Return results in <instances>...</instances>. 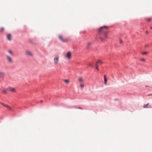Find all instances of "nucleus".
Masks as SVG:
<instances>
[{
  "label": "nucleus",
  "instance_id": "17",
  "mask_svg": "<svg viewBox=\"0 0 152 152\" xmlns=\"http://www.w3.org/2000/svg\"><path fill=\"white\" fill-rule=\"evenodd\" d=\"M80 86L81 88H83L84 86V85L83 84V83H81L80 84Z\"/></svg>",
  "mask_w": 152,
  "mask_h": 152
},
{
  "label": "nucleus",
  "instance_id": "25",
  "mask_svg": "<svg viewBox=\"0 0 152 152\" xmlns=\"http://www.w3.org/2000/svg\"><path fill=\"white\" fill-rule=\"evenodd\" d=\"M120 43L122 44L123 42V41H122V40L120 39Z\"/></svg>",
  "mask_w": 152,
  "mask_h": 152
},
{
  "label": "nucleus",
  "instance_id": "15",
  "mask_svg": "<svg viewBox=\"0 0 152 152\" xmlns=\"http://www.w3.org/2000/svg\"><path fill=\"white\" fill-rule=\"evenodd\" d=\"M149 53L147 51L143 52L142 53V55H146L148 54Z\"/></svg>",
  "mask_w": 152,
  "mask_h": 152
},
{
  "label": "nucleus",
  "instance_id": "3",
  "mask_svg": "<svg viewBox=\"0 0 152 152\" xmlns=\"http://www.w3.org/2000/svg\"><path fill=\"white\" fill-rule=\"evenodd\" d=\"M6 59L7 62L9 64H12L13 62L12 58L10 56L7 55L6 56Z\"/></svg>",
  "mask_w": 152,
  "mask_h": 152
},
{
  "label": "nucleus",
  "instance_id": "7",
  "mask_svg": "<svg viewBox=\"0 0 152 152\" xmlns=\"http://www.w3.org/2000/svg\"><path fill=\"white\" fill-rule=\"evenodd\" d=\"M78 82L80 83H84V79L82 77H78Z\"/></svg>",
  "mask_w": 152,
  "mask_h": 152
},
{
  "label": "nucleus",
  "instance_id": "29",
  "mask_svg": "<svg viewBox=\"0 0 152 152\" xmlns=\"http://www.w3.org/2000/svg\"><path fill=\"white\" fill-rule=\"evenodd\" d=\"M148 45H146L145 46V47H148Z\"/></svg>",
  "mask_w": 152,
  "mask_h": 152
},
{
  "label": "nucleus",
  "instance_id": "13",
  "mask_svg": "<svg viewBox=\"0 0 152 152\" xmlns=\"http://www.w3.org/2000/svg\"><path fill=\"white\" fill-rule=\"evenodd\" d=\"M104 83L105 85H106L107 82V79L106 77V75L104 76Z\"/></svg>",
  "mask_w": 152,
  "mask_h": 152
},
{
  "label": "nucleus",
  "instance_id": "11",
  "mask_svg": "<svg viewBox=\"0 0 152 152\" xmlns=\"http://www.w3.org/2000/svg\"><path fill=\"white\" fill-rule=\"evenodd\" d=\"M5 76V74L4 72L0 71V78H3Z\"/></svg>",
  "mask_w": 152,
  "mask_h": 152
},
{
  "label": "nucleus",
  "instance_id": "20",
  "mask_svg": "<svg viewBox=\"0 0 152 152\" xmlns=\"http://www.w3.org/2000/svg\"><path fill=\"white\" fill-rule=\"evenodd\" d=\"M146 20L147 21L149 22L151 20V18H149L146 19Z\"/></svg>",
  "mask_w": 152,
  "mask_h": 152
},
{
  "label": "nucleus",
  "instance_id": "28",
  "mask_svg": "<svg viewBox=\"0 0 152 152\" xmlns=\"http://www.w3.org/2000/svg\"><path fill=\"white\" fill-rule=\"evenodd\" d=\"M146 34H148V31H146Z\"/></svg>",
  "mask_w": 152,
  "mask_h": 152
},
{
  "label": "nucleus",
  "instance_id": "16",
  "mask_svg": "<svg viewBox=\"0 0 152 152\" xmlns=\"http://www.w3.org/2000/svg\"><path fill=\"white\" fill-rule=\"evenodd\" d=\"M140 61L143 62H145L146 61V59L144 58H142L140 59Z\"/></svg>",
  "mask_w": 152,
  "mask_h": 152
},
{
  "label": "nucleus",
  "instance_id": "19",
  "mask_svg": "<svg viewBox=\"0 0 152 152\" xmlns=\"http://www.w3.org/2000/svg\"><path fill=\"white\" fill-rule=\"evenodd\" d=\"M95 66L96 67V69L98 70H99V66L98 65H97V64H95Z\"/></svg>",
  "mask_w": 152,
  "mask_h": 152
},
{
  "label": "nucleus",
  "instance_id": "10",
  "mask_svg": "<svg viewBox=\"0 0 152 152\" xmlns=\"http://www.w3.org/2000/svg\"><path fill=\"white\" fill-rule=\"evenodd\" d=\"M1 104L3 106L8 108L10 110H12V109L8 105L5 104H4L3 103H1Z\"/></svg>",
  "mask_w": 152,
  "mask_h": 152
},
{
  "label": "nucleus",
  "instance_id": "9",
  "mask_svg": "<svg viewBox=\"0 0 152 152\" xmlns=\"http://www.w3.org/2000/svg\"><path fill=\"white\" fill-rule=\"evenodd\" d=\"M7 39L9 41H11L12 39V36L11 35L9 34L7 36Z\"/></svg>",
  "mask_w": 152,
  "mask_h": 152
},
{
  "label": "nucleus",
  "instance_id": "1",
  "mask_svg": "<svg viewBox=\"0 0 152 152\" xmlns=\"http://www.w3.org/2000/svg\"><path fill=\"white\" fill-rule=\"evenodd\" d=\"M108 27L104 26L100 27L98 30V32L100 35V39L102 41L107 40L108 38Z\"/></svg>",
  "mask_w": 152,
  "mask_h": 152
},
{
  "label": "nucleus",
  "instance_id": "27",
  "mask_svg": "<svg viewBox=\"0 0 152 152\" xmlns=\"http://www.w3.org/2000/svg\"><path fill=\"white\" fill-rule=\"evenodd\" d=\"M152 96V94H148L147 95V96Z\"/></svg>",
  "mask_w": 152,
  "mask_h": 152
},
{
  "label": "nucleus",
  "instance_id": "21",
  "mask_svg": "<svg viewBox=\"0 0 152 152\" xmlns=\"http://www.w3.org/2000/svg\"><path fill=\"white\" fill-rule=\"evenodd\" d=\"M148 104H149V103H148L147 104H145V105L144 106H143V107L144 108H147L148 107Z\"/></svg>",
  "mask_w": 152,
  "mask_h": 152
},
{
  "label": "nucleus",
  "instance_id": "32",
  "mask_svg": "<svg viewBox=\"0 0 152 152\" xmlns=\"http://www.w3.org/2000/svg\"><path fill=\"white\" fill-rule=\"evenodd\" d=\"M41 101V102H43V101H42V100L41 101Z\"/></svg>",
  "mask_w": 152,
  "mask_h": 152
},
{
  "label": "nucleus",
  "instance_id": "23",
  "mask_svg": "<svg viewBox=\"0 0 152 152\" xmlns=\"http://www.w3.org/2000/svg\"><path fill=\"white\" fill-rule=\"evenodd\" d=\"M4 28H0V32H1L4 31Z\"/></svg>",
  "mask_w": 152,
  "mask_h": 152
},
{
  "label": "nucleus",
  "instance_id": "2",
  "mask_svg": "<svg viewBox=\"0 0 152 152\" xmlns=\"http://www.w3.org/2000/svg\"><path fill=\"white\" fill-rule=\"evenodd\" d=\"M59 39L62 42H68L69 39L67 38H64L62 35H59L58 36Z\"/></svg>",
  "mask_w": 152,
  "mask_h": 152
},
{
  "label": "nucleus",
  "instance_id": "12",
  "mask_svg": "<svg viewBox=\"0 0 152 152\" xmlns=\"http://www.w3.org/2000/svg\"><path fill=\"white\" fill-rule=\"evenodd\" d=\"M103 63L102 61L101 60H99L96 63V64H97L98 65H100L102 64Z\"/></svg>",
  "mask_w": 152,
  "mask_h": 152
},
{
  "label": "nucleus",
  "instance_id": "22",
  "mask_svg": "<svg viewBox=\"0 0 152 152\" xmlns=\"http://www.w3.org/2000/svg\"><path fill=\"white\" fill-rule=\"evenodd\" d=\"M2 93L6 94L7 93V91L5 89L3 90L2 91Z\"/></svg>",
  "mask_w": 152,
  "mask_h": 152
},
{
  "label": "nucleus",
  "instance_id": "8",
  "mask_svg": "<svg viewBox=\"0 0 152 152\" xmlns=\"http://www.w3.org/2000/svg\"><path fill=\"white\" fill-rule=\"evenodd\" d=\"M25 54L26 55L30 56H32L33 55L32 54L31 52L28 50L26 51Z\"/></svg>",
  "mask_w": 152,
  "mask_h": 152
},
{
  "label": "nucleus",
  "instance_id": "14",
  "mask_svg": "<svg viewBox=\"0 0 152 152\" xmlns=\"http://www.w3.org/2000/svg\"><path fill=\"white\" fill-rule=\"evenodd\" d=\"M8 53L12 56L13 55V52L10 50H8Z\"/></svg>",
  "mask_w": 152,
  "mask_h": 152
},
{
  "label": "nucleus",
  "instance_id": "24",
  "mask_svg": "<svg viewBox=\"0 0 152 152\" xmlns=\"http://www.w3.org/2000/svg\"><path fill=\"white\" fill-rule=\"evenodd\" d=\"M89 65L90 66H91L93 67H94V65L93 64H92V63H90L89 64Z\"/></svg>",
  "mask_w": 152,
  "mask_h": 152
},
{
  "label": "nucleus",
  "instance_id": "31",
  "mask_svg": "<svg viewBox=\"0 0 152 152\" xmlns=\"http://www.w3.org/2000/svg\"><path fill=\"white\" fill-rule=\"evenodd\" d=\"M151 29H152V27H151Z\"/></svg>",
  "mask_w": 152,
  "mask_h": 152
},
{
  "label": "nucleus",
  "instance_id": "5",
  "mask_svg": "<svg viewBox=\"0 0 152 152\" xmlns=\"http://www.w3.org/2000/svg\"><path fill=\"white\" fill-rule=\"evenodd\" d=\"M59 57L56 56L53 58L54 63L55 65H56L58 64L59 61Z\"/></svg>",
  "mask_w": 152,
  "mask_h": 152
},
{
  "label": "nucleus",
  "instance_id": "18",
  "mask_svg": "<svg viewBox=\"0 0 152 152\" xmlns=\"http://www.w3.org/2000/svg\"><path fill=\"white\" fill-rule=\"evenodd\" d=\"M63 81L65 83H68L69 82V81L68 80L64 79L63 80Z\"/></svg>",
  "mask_w": 152,
  "mask_h": 152
},
{
  "label": "nucleus",
  "instance_id": "4",
  "mask_svg": "<svg viewBox=\"0 0 152 152\" xmlns=\"http://www.w3.org/2000/svg\"><path fill=\"white\" fill-rule=\"evenodd\" d=\"M71 53L70 51L68 52L66 54L65 56V57L66 58H67L69 60L71 59Z\"/></svg>",
  "mask_w": 152,
  "mask_h": 152
},
{
  "label": "nucleus",
  "instance_id": "30",
  "mask_svg": "<svg viewBox=\"0 0 152 152\" xmlns=\"http://www.w3.org/2000/svg\"><path fill=\"white\" fill-rule=\"evenodd\" d=\"M78 108L80 109H82V108L80 107H78Z\"/></svg>",
  "mask_w": 152,
  "mask_h": 152
},
{
  "label": "nucleus",
  "instance_id": "26",
  "mask_svg": "<svg viewBox=\"0 0 152 152\" xmlns=\"http://www.w3.org/2000/svg\"><path fill=\"white\" fill-rule=\"evenodd\" d=\"M87 44L88 45H91V42H88V43H87Z\"/></svg>",
  "mask_w": 152,
  "mask_h": 152
},
{
  "label": "nucleus",
  "instance_id": "6",
  "mask_svg": "<svg viewBox=\"0 0 152 152\" xmlns=\"http://www.w3.org/2000/svg\"><path fill=\"white\" fill-rule=\"evenodd\" d=\"M6 89L13 93H16V91L15 88L10 86L8 87Z\"/></svg>",
  "mask_w": 152,
  "mask_h": 152
}]
</instances>
